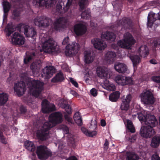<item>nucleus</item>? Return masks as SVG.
I'll return each instance as SVG.
<instances>
[{
    "mask_svg": "<svg viewBox=\"0 0 160 160\" xmlns=\"http://www.w3.org/2000/svg\"><path fill=\"white\" fill-rule=\"evenodd\" d=\"M21 78L22 81L15 83L14 87V91L18 96L20 97L24 93L27 84L32 95L38 97L43 89V82L38 80H31L27 72L22 73Z\"/></svg>",
    "mask_w": 160,
    "mask_h": 160,
    "instance_id": "f257e3e1",
    "label": "nucleus"
},
{
    "mask_svg": "<svg viewBox=\"0 0 160 160\" xmlns=\"http://www.w3.org/2000/svg\"><path fill=\"white\" fill-rule=\"evenodd\" d=\"M62 114L59 112L51 114L49 118V122H45L41 129L37 131L36 136L38 138L44 141L49 138L50 136L48 131L57 124L61 123L62 121Z\"/></svg>",
    "mask_w": 160,
    "mask_h": 160,
    "instance_id": "f03ea898",
    "label": "nucleus"
},
{
    "mask_svg": "<svg viewBox=\"0 0 160 160\" xmlns=\"http://www.w3.org/2000/svg\"><path fill=\"white\" fill-rule=\"evenodd\" d=\"M124 37V39L118 41L117 44L121 48L130 49L132 45L135 43L136 41L132 35L128 32L125 33Z\"/></svg>",
    "mask_w": 160,
    "mask_h": 160,
    "instance_id": "7ed1b4c3",
    "label": "nucleus"
},
{
    "mask_svg": "<svg viewBox=\"0 0 160 160\" xmlns=\"http://www.w3.org/2000/svg\"><path fill=\"white\" fill-rule=\"evenodd\" d=\"M58 47L55 44V42L51 38L45 41L42 46L45 52L52 54H56L59 52Z\"/></svg>",
    "mask_w": 160,
    "mask_h": 160,
    "instance_id": "20e7f679",
    "label": "nucleus"
},
{
    "mask_svg": "<svg viewBox=\"0 0 160 160\" xmlns=\"http://www.w3.org/2000/svg\"><path fill=\"white\" fill-rule=\"evenodd\" d=\"M16 27L20 32L23 31L26 37H31L33 39L36 38L37 32L33 28H31L28 25L21 23L17 24Z\"/></svg>",
    "mask_w": 160,
    "mask_h": 160,
    "instance_id": "39448f33",
    "label": "nucleus"
},
{
    "mask_svg": "<svg viewBox=\"0 0 160 160\" xmlns=\"http://www.w3.org/2000/svg\"><path fill=\"white\" fill-rule=\"evenodd\" d=\"M36 153L38 158L41 160H46L52 156V152L44 145L37 147Z\"/></svg>",
    "mask_w": 160,
    "mask_h": 160,
    "instance_id": "423d86ee",
    "label": "nucleus"
},
{
    "mask_svg": "<svg viewBox=\"0 0 160 160\" xmlns=\"http://www.w3.org/2000/svg\"><path fill=\"white\" fill-rule=\"evenodd\" d=\"M141 101L144 104L153 105L155 100L152 93L149 90L143 92L140 94Z\"/></svg>",
    "mask_w": 160,
    "mask_h": 160,
    "instance_id": "0eeeda50",
    "label": "nucleus"
},
{
    "mask_svg": "<svg viewBox=\"0 0 160 160\" xmlns=\"http://www.w3.org/2000/svg\"><path fill=\"white\" fill-rule=\"evenodd\" d=\"M34 23L36 25L39 27H46L52 23V20L49 18L42 16L36 18L34 20Z\"/></svg>",
    "mask_w": 160,
    "mask_h": 160,
    "instance_id": "6e6552de",
    "label": "nucleus"
},
{
    "mask_svg": "<svg viewBox=\"0 0 160 160\" xmlns=\"http://www.w3.org/2000/svg\"><path fill=\"white\" fill-rule=\"evenodd\" d=\"M154 23L158 26L160 24V14L159 13L156 14L153 13L151 14L149 13L148 16V27L152 28Z\"/></svg>",
    "mask_w": 160,
    "mask_h": 160,
    "instance_id": "1a4fd4ad",
    "label": "nucleus"
},
{
    "mask_svg": "<svg viewBox=\"0 0 160 160\" xmlns=\"http://www.w3.org/2000/svg\"><path fill=\"white\" fill-rule=\"evenodd\" d=\"M155 131L152 127L147 125L142 127L140 131L141 136L145 138H150L155 134Z\"/></svg>",
    "mask_w": 160,
    "mask_h": 160,
    "instance_id": "9d476101",
    "label": "nucleus"
},
{
    "mask_svg": "<svg viewBox=\"0 0 160 160\" xmlns=\"http://www.w3.org/2000/svg\"><path fill=\"white\" fill-rule=\"evenodd\" d=\"M60 107L64 109L67 113L68 114V115L67 114L64 115V118L65 120L68 121L69 124L70 125L72 124V119L69 116V115L71 114L72 112L71 106L68 103H62Z\"/></svg>",
    "mask_w": 160,
    "mask_h": 160,
    "instance_id": "9b49d317",
    "label": "nucleus"
},
{
    "mask_svg": "<svg viewBox=\"0 0 160 160\" xmlns=\"http://www.w3.org/2000/svg\"><path fill=\"white\" fill-rule=\"evenodd\" d=\"M42 110L43 113H46L56 110V107L54 104H50L46 99L42 100Z\"/></svg>",
    "mask_w": 160,
    "mask_h": 160,
    "instance_id": "f8f14e48",
    "label": "nucleus"
},
{
    "mask_svg": "<svg viewBox=\"0 0 160 160\" xmlns=\"http://www.w3.org/2000/svg\"><path fill=\"white\" fill-rule=\"evenodd\" d=\"M55 1V0H33L32 2L36 7L45 6L48 8L53 6Z\"/></svg>",
    "mask_w": 160,
    "mask_h": 160,
    "instance_id": "ddd939ff",
    "label": "nucleus"
},
{
    "mask_svg": "<svg viewBox=\"0 0 160 160\" xmlns=\"http://www.w3.org/2000/svg\"><path fill=\"white\" fill-rule=\"evenodd\" d=\"M55 72V69L52 66H47L43 69L41 76L45 79H49Z\"/></svg>",
    "mask_w": 160,
    "mask_h": 160,
    "instance_id": "4468645a",
    "label": "nucleus"
},
{
    "mask_svg": "<svg viewBox=\"0 0 160 160\" xmlns=\"http://www.w3.org/2000/svg\"><path fill=\"white\" fill-rule=\"evenodd\" d=\"M67 20L64 17H59L56 18L53 23L54 29L56 30H59L65 27Z\"/></svg>",
    "mask_w": 160,
    "mask_h": 160,
    "instance_id": "2eb2a0df",
    "label": "nucleus"
},
{
    "mask_svg": "<svg viewBox=\"0 0 160 160\" xmlns=\"http://www.w3.org/2000/svg\"><path fill=\"white\" fill-rule=\"evenodd\" d=\"M74 32L77 36H82L85 33L87 29L86 26L82 23L76 24L74 26Z\"/></svg>",
    "mask_w": 160,
    "mask_h": 160,
    "instance_id": "dca6fc26",
    "label": "nucleus"
},
{
    "mask_svg": "<svg viewBox=\"0 0 160 160\" xmlns=\"http://www.w3.org/2000/svg\"><path fill=\"white\" fill-rule=\"evenodd\" d=\"M117 24L118 26H122L126 29H131L133 27L132 21L128 18L125 17L118 21Z\"/></svg>",
    "mask_w": 160,
    "mask_h": 160,
    "instance_id": "f3484780",
    "label": "nucleus"
},
{
    "mask_svg": "<svg viewBox=\"0 0 160 160\" xmlns=\"http://www.w3.org/2000/svg\"><path fill=\"white\" fill-rule=\"evenodd\" d=\"M12 43L16 45H22L24 42V38L19 33L15 32L11 36Z\"/></svg>",
    "mask_w": 160,
    "mask_h": 160,
    "instance_id": "a211bd4d",
    "label": "nucleus"
},
{
    "mask_svg": "<svg viewBox=\"0 0 160 160\" xmlns=\"http://www.w3.org/2000/svg\"><path fill=\"white\" fill-rule=\"evenodd\" d=\"M92 43L96 49L99 50H104L107 47V45L103 41L98 38H95L92 40Z\"/></svg>",
    "mask_w": 160,
    "mask_h": 160,
    "instance_id": "6ab92c4d",
    "label": "nucleus"
},
{
    "mask_svg": "<svg viewBox=\"0 0 160 160\" xmlns=\"http://www.w3.org/2000/svg\"><path fill=\"white\" fill-rule=\"evenodd\" d=\"M147 117L145 122L146 125L153 128L158 124V122L156 118L154 115L151 114H147Z\"/></svg>",
    "mask_w": 160,
    "mask_h": 160,
    "instance_id": "aec40b11",
    "label": "nucleus"
},
{
    "mask_svg": "<svg viewBox=\"0 0 160 160\" xmlns=\"http://www.w3.org/2000/svg\"><path fill=\"white\" fill-rule=\"evenodd\" d=\"M26 56L23 60V62L25 64L28 65L31 61L37 59V55L35 52H30L28 54L26 52Z\"/></svg>",
    "mask_w": 160,
    "mask_h": 160,
    "instance_id": "412c9836",
    "label": "nucleus"
},
{
    "mask_svg": "<svg viewBox=\"0 0 160 160\" xmlns=\"http://www.w3.org/2000/svg\"><path fill=\"white\" fill-rule=\"evenodd\" d=\"M132 99L131 95L129 94L127 96L125 99L123 100L121 103L120 108L122 110L127 111L128 110L129 106V103Z\"/></svg>",
    "mask_w": 160,
    "mask_h": 160,
    "instance_id": "4be33fe9",
    "label": "nucleus"
},
{
    "mask_svg": "<svg viewBox=\"0 0 160 160\" xmlns=\"http://www.w3.org/2000/svg\"><path fill=\"white\" fill-rule=\"evenodd\" d=\"M76 46L78 47L77 43L73 42L72 44H68L66 47V50L65 53L68 56H70L73 55L74 53V51Z\"/></svg>",
    "mask_w": 160,
    "mask_h": 160,
    "instance_id": "5701e85b",
    "label": "nucleus"
},
{
    "mask_svg": "<svg viewBox=\"0 0 160 160\" xmlns=\"http://www.w3.org/2000/svg\"><path fill=\"white\" fill-rule=\"evenodd\" d=\"M114 68L119 73H124L127 71V67L124 63L118 62L114 65Z\"/></svg>",
    "mask_w": 160,
    "mask_h": 160,
    "instance_id": "b1692460",
    "label": "nucleus"
},
{
    "mask_svg": "<svg viewBox=\"0 0 160 160\" xmlns=\"http://www.w3.org/2000/svg\"><path fill=\"white\" fill-rule=\"evenodd\" d=\"M16 30V27L12 22H10L8 24L6 27L4 31L6 33V35L9 37Z\"/></svg>",
    "mask_w": 160,
    "mask_h": 160,
    "instance_id": "393cba45",
    "label": "nucleus"
},
{
    "mask_svg": "<svg viewBox=\"0 0 160 160\" xmlns=\"http://www.w3.org/2000/svg\"><path fill=\"white\" fill-rule=\"evenodd\" d=\"M116 54L114 52L108 51L105 55V59L109 62H113L114 61Z\"/></svg>",
    "mask_w": 160,
    "mask_h": 160,
    "instance_id": "a878e982",
    "label": "nucleus"
},
{
    "mask_svg": "<svg viewBox=\"0 0 160 160\" xmlns=\"http://www.w3.org/2000/svg\"><path fill=\"white\" fill-rule=\"evenodd\" d=\"M101 38L107 40H109L111 42L114 41L115 39L114 33L109 32H107L104 34H102L101 35Z\"/></svg>",
    "mask_w": 160,
    "mask_h": 160,
    "instance_id": "bb28decb",
    "label": "nucleus"
},
{
    "mask_svg": "<svg viewBox=\"0 0 160 160\" xmlns=\"http://www.w3.org/2000/svg\"><path fill=\"white\" fill-rule=\"evenodd\" d=\"M64 79L63 74L61 72H59L52 79L51 81L53 82H62Z\"/></svg>",
    "mask_w": 160,
    "mask_h": 160,
    "instance_id": "cd10ccee",
    "label": "nucleus"
},
{
    "mask_svg": "<svg viewBox=\"0 0 160 160\" xmlns=\"http://www.w3.org/2000/svg\"><path fill=\"white\" fill-rule=\"evenodd\" d=\"M139 55L142 57H145L148 54L149 52L146 45L141 46L138 49Z\"/></svg>",
    "mask_w": 160,
    "mask_h": 160,
    "instance_id": "c85d7f7f",
    "label": "nucleus"
},
{
    "mask_svg": "<svg viewBox=\"0 0 160 160\" xmlns=\"http://www.w3.org/2000/svg\"><path fill=\"white\" fill-rule=\"evenodd\" d=\"M26 149L31 152H34L36 150V147L33 143L29 141H27L24 143Z\"/></svg>",
    "mask_w": 160,
    "mask_h": 160,
    "instance_id": "c756f323",
    "label": "nucleus"
},
{
    "mask_svg": "<svg viewBox=\"0 0 160 160\" xmlns=\"http://www.w3.org/2000/svg\"><path fill=\"white\" fill-rule=\"evenodd\" d=\"M8 94L2 92L0 93V106H2L6 104L8 100Z\"/></svg>",
    "mask_w": 160,
    "mask_h": 160,
    "instance_id": "7c9ffc66",
    "label": "nucleus"
},
{
    "mask_svg": "<svg viewBox=\"0 0 160 160\" xmlns=\"http://www.w3.org/2000/svg\"><path fill=\"white\" fill-rule=\"evenodd\" d=\"M130 58L131 60L134 68L137 67V65L140 62V57L137 55H131Z\"/></svg>",
    "mask_w": 160,
    "mask_h": 160,
    "instance_id": "2f4dec72",
    "label": "nucleus"
},
{
    "mask_svg": "<svg viewBox=\"0 0 160 160\" xmlns=\"http://www.w3.org/2000/svg\"><path fill=\"white\" fill-rule=\"evenodd\" d=\"M104 88L108 91H113L115 89V87L114 84L109 81L106 80L104 82Z\"/></svg>",
    "mask_w": 160,
    "mask_h": 160,
    "instance_id": "473e14b6",
    "label": "nucleus"
},
{
    "mask_svg": "<svg viewBox=\"0 0 160 160\" xmlns=\"http://www.w3.org/2000/svg\"><path fill=\"white\" fill-rule=\"evenodd\" d=\"M2 4L3 12L6 13L8 12L11 8V4L7 0H5L2 2Z\"/></svg>",
    "mask_w": 160,
    "mask_h": 160,
    "instance_id": "72a5a7b5",
    "label": "nucleus"
},
{
    "mask_svg": "<svg viewBox=\"0 0 160 160\" xmlns=\"http://www.w3.org/2000/svg\"><path fill=\"white\" fill-rule=\"evenodd\" d=\"M120 94L118 91H115L112 92L109 95V100L113 102H116L120 97Z\"/></svg>",
    "mask_w": 160,
    "mask_h": 160,
    "instance_id": "f704fd0d",
    "label": "nucleus"
},
{
    "mask_svg": "<svg viewBox=\"0 0 160 160\" xmlns=\"http://www.w3.org/2000/svg\"><path fill=\"white\" fill-rule=\"evenodd\" d=\"M81 130L83 133L87 136L91 137H93L97 134V132L95 131H93L91 132L89 131L86 128L84 127L81 128Z\"/></svg>",
    "mask_w": 160,
    "mask_h": 160,
    "instance_id": "c9c22d12",
    "label": "nucleus"
},
{
    "mask_svg": "<svg viewBox=\"0 0 160 160\" xmlns=\"http://www.w3.org/2000/svg\"><path fill=\"white\" fill-rule=\"evenodd\" d=\"M125 77L122 76H118L115 78L116 82L119 85L124 86L125 85Z\"/></svg>",
    "mask_w": 160,
    "mask_h": 160,
    "instance_id": "e433bc0d",
    "label": "nucleus"
},
{
    "mask_svg": "<svg viewBox=\"0 0 160 160\" xmlns=\"http://www.w3.org/2000/svg\"><path fill=\"white\" fill-rule=\"evenodd\" d=\"M160 138L159 137H154L152 140L151 146L153 148H157L159 145Z\"/></svg>",
    "mask_w": 160,
    "mask_h": 160,
    "instance_id": "4c0bfd02",
    "label": "nucleus"
},
{
    "mask_svg": "<svg viewBox=\"0 0 160 160\" xmlns=\"http://www.w3.org/2000/svg\"><path fill=\"white\" fill-rule=\"evenodd\" d=\"M39 63L37 62H33L30 66V69L34 73H35V72H36L39 69Z\"/></svg>",
    "mask_w": 160,
    "mask_h": 160,
    "instance_id": "58836bf2",
    "label": "nucleus"
},
{
    "mask_svg": "<svg viewBox=\"0 0 160 160\" xmlns=\"http://www.w3.org/2000/svg\"><path fill=\"white\" fill-rule=\"evenodd\" d=\"M81 15V18L82 19H88L90 18L91 16L90 10H86L82 12Z\"/></svg>",
    "mask_w": 160,
    "mask_h": 160,
    "instance_id": "ea45409f",
    "label": "nucleus"
},
{
    "mask_svg": "<svg viewBox=\"0 0 160 160\" xmlns=\"http://www.w3.org/2000/svg\"><path fill=\"white\" fill-rule=\"evenodd\" d=\"M127 128L130 132L132 133H134L135 132V129L131 121L129 120L127 121Z\"/></svg>",
    "mask_w": 160,
    "mask_h": 160,
    "instance_id": "a19ab883",
    "label": "nucleus"
},
{
    "mask_svg": "<svg viewBox=\"0 0 160 160\" xmlns=\"http://www.w3.org/2000/svg\"><path fill=\"white\" fill-rule=\"evenodd\" d=\"M138 156L136 154L129 152L127 153V159L128 160H138Z\"/></svg>",
    "mask_w": 160,
    "mask_h": 160,
    "instance_id": "79ce46f5",
    "label": "nucleus"
},
{
    "mask_svg": "<svg viewBox=\"0 0 160 160\" xmlns=\"http://www.w3.org/2000/svg\"><path fill=\"white\" fill-rule=\"evenodd\" d=\"M64 4L63 2L61 1H59L56 6V11L60 13H62V5Z\"/></svg>",
    "mask_w": 160,
    "mask_h": 160,
    "instance_id": "37998d69",
    "label": "nucleus"
},
{
    "mask_svg": "<svg viewBox=\"0 0 160 160\" xmlns=\"http://www.w3.org/2000/svg\"><path fill=\"white\" fill-rule=\"evenodd\" d=\"M87 3V0H79L78 5L80 7V11H82L85 8Z\"/></svg>",
    "mask_w": 160,
    "mask_h": 160,
    "instance_id": "c03bdc74",
    "label": "nucleus"
},
{
    "mask_svg": "<svg viewBox=\"0 0 160 160\" xmlns=\"http://www.w3.org/2000/svg\"><path fill=\"white\" fill-rule=\"evenodd\" d=\"M97 73L98 77L101 78L105 77V71L102 68L98 67L97 70Z\"/></svg>",
    "mask_w": 160,
    "mask_h": 160,
    "instance_id": "a18cd8bd",
    "label": "nucleus"
},
{
    "mask_svg": "<svg viewBox=\"0 0 160 160\" xmlns=\"http://www.w3.org/2000/svg\"><path fill=\"white\" fill-rule=\"evenodd\" d=\"M125 85H132L134 83V81L131 77H125Z\"/></svg>",
    "mask_w": 160,
    "mask_h": 160,
    "instance_id": "49530a36",
    "label": "nucleus"
},
{
    "mask_svg": "<svg viewBox=\"0 0 160 160\" xmlns=\"http://www.w3.org/2000/svg\"><path fill=\"white\" fill-rule=\"evenodd\" d=\"M85 61L86 63H90L92 62V57L90 53L86 54L85 56Z\"/></svg>",
    "mask_w": 160,
    "mask_h": 160,
    "instance_id": "de8ad7c7",
    "label": "nucleus"
},
{
    "mask_svg": "<svg viewBox=\"0 0 160 160\" xmlns=\"http://www.w3.org/2000/svg\"><path fill=\"white\" fill-rule=\"evenodd\" d=\"M72 0H68L67 2L66 5L65 7H63V9L64 12L68 11L70 5L72 3Z\"/></svg>",
    "mask_w": 160,
    "mask_h": 160,
    "instance_id": "09e8293b",
    "label": "nucleus"
},
{
    "mask_svg": "<svg viewBox=\"0 0 160 160\" xmlns=\"http://www.w3.org/2000/svg\"><path fill=\"white\" fill-rule=\"evenodd\" d=\"M0 141L2 143L6 144L7 143V141L6 139L5 138L4 136L3 135V132L0 129Z\"/></svg>",
    "mask_w": 160,
    "mask_h": 160,
    "instance_id": "8fccbe9b",
    "label": "nucleus"
},
{
    "mask_svg": "<svg viewBox=\"0 0 160 160\" xmlns=\"http://www.w3.org/2000/svg\"><path fill=\"white\" fill-rule=\"evenodd\" d=\"M147 115L146 116L144 115L142 113H140L138 115V118L141 121H143L145 122V121L147 119Z\"/></svg>",
    "mask_w": 160,
    "mask_h": 160,
    "instance_id": "3c124183",
    "label": "nucleus"
},
{
    "mask_svg": "<svg viewBox=\"0 0 160 160\" xmlns=\"http://www.w3.org/2000/svg\"><path fill=\"white\" fill-rule=\"evenodd\" d=\"M20 13L21 12L19 9H15L13 10L12 15L15 18H17L19 17L20 16Z\"/></svg>",
    "mask_w": 160,
    "mask_h": 160,
    "instance_id": "603ef678",
    "label": "nucleus"
},
{
    "mask_svg": "<svg viewBox=\"0 0 160 160\" xmlns=\"http://www.w3.org/2000/svg\"><path fill=\"white\" fill-rule=\"evenodd\" d=\"M90 93L91 95L94 97H96L98 94L97 90L94 88H93L90 90Z\"/></svg>",
    "mask_w": 160,
    "mask_h": 160,
    "instance_id": "864d4df0",
    "label": "nucleus"
},
{
    "mask_svg": "<svg viewBox=\"0 0 160 160\" xmlns=\"http://www.w3.org/2000/svg\"><path fill=\"white\" fill-rule=\"evenodd\" d=\"M152 80L157 83H160V76H154L152 77Z\"/></svg>",
    "mask_w": 160,
    "mask_h": 160,
    "instance_id": "5fc2aeb1",
    "label": "nucleus"
},
{
    "mask_svg": "<svg viewBox=\"0 0 160 160\" xmlns=\"http://www.w3.org/2000/svg\"><path fill=\"white\" fill-rule=\"evenodd\" d=\"M70 82L72 83V84L74 85L76 88H78V84L77 82L74 80L73 78H69Z\"/></svg>",
    "mask_w": 160,
    "mask_h": 160,
    "instance_id": "6e6d98bb",
    "label": "nucleus"
},
{
    "mask_svg": "<svg viewBox=\"0 0 160 160\" xmlns=\"http://www.w3.org/2000/svg\"><path fill=\"white\" fill-rule=\"evenodd\" d=\"M19 110L21 113L22 114H24L27 111V109L26 107L22 105L20 106Z\"/></svg>",
    "mask_w": 160,
    "mask_h": 160,
    "instance_id": "4d7b16f0",
    "label": "nucleus"
},
{
    "mask_svg": "<svg viewBox=\"0 0 160 160\" xmlns=\"http://www.w3.org/2000/svg\"><path fill=\"white\" fill-rule=\"evenodd\" d=\"M68 142L69 143L71 144L72 146H74L75 143V140L73 138H71L69 139Z\"/></svg>",
    "mask_w": 160,
    "mask_h": 160,
    "instance_id": "13d9d810",
    "label": "nucleus"
},
{
    "mask_svg": "<svg viewBox=\"0 0 160 160\" xmlns=\"http://www.w3.org/2000/svg\"><path fill=\"white\" fill-rule=\"evenodd\" d=\"M136 138L137 136L136 135H133L129 137V140L130 142H133L136 140Z\"/></svg>",
    "mask_w": 160,
    "mask_h": 160,
    "instance_id": "bf43d9fd",
    "label": "nucleus"
},
{
    "mask_svg": "<svg viewBox=\"0 0 160 160\" xmlns=\"http://www.w3.org/2000/svg\"><path fill=\"white\" fill-rule=\"evenodd\" d=\"M77 119H74L76 123L78 125H81L82 123L81 118H80V119L78 118Z\"/></svg>",
    "mask_w": 160,
    "mask_h": 160,
    "instance_id": "052dcab7",
    "label": "nucleus"
},
{
    "mask_svg": "<svg viewBox=\"0 0 160 160\" xmlns=\"http://www.w3.org/2000/svg\"><path fill=\"white\" fill-rule=\"evenodd\" d=\"M160 157L157 154L153 155L151 157V160H159Z\"/></svg>",
    "mask_w": 160,
    "mask_h": 160,
    "instance_id": "680f3d73",
    "label": "nucleus"
},
{
    "mask_svg": "<svg viewBox=\"0 0 160 160\" xmlns=\"http://www.w3.org/2000/svg\"><path fill=\"white\" fill-rule=\"evenodd\" d=\"M80 118L81 117L80 116L79 112H76L74 114L73 116L74 119L77 120V119H78V118L80 119Z\"/></svg>",
    "mask_w": 160,
    "mask_h": 160,
    "instance_id": "e2e57ef3",
    "label": "nucleus"
},
{
    "mask_svg": "<svg viewBox=\"0 0 160 160\" xmlns=\"http://www.w3.org/2000/svg\"><path fill=\"white\" fill-rule=\"evenodd\" d=\"M69 39V38L68 37L65 38L62 42V44L63 45L67 44L68 42Z\"/></svg>",
    "mask_w": 160,
    "mask_h": 160,
    "instance_id": "0e129e2a",
    "label": "nucleus"
},
{
    "mask_svg": "<svg viewBox=\"0 0 160 160\" xmlns=\"http://www.w3.org/2000/svg\"><path fill=\"white\" fill-rule=\"evenodd\" d=\"M109 143L107 139H106L105 142L104 144V147L105 149H107L108 148Z\"/></svg>",
    "mask_w": 160,
    "mask_h": 160,
    "instance_id": "69168bd1",
    "label": "nucleus"
},
{
    "mask_svg": "<svg viewBox=\"0 0 160 160\" xmlns=\"http://www.w3.org/2000/svg\"><path fill=\"white\" fill-rule=\"evenodd\" d=\"M70 93L75 97H77L78 96V93L76 91L73 90H71Z\"/></svg>",
    "mask_w": 160,
    "mask_h": 160,
    "instance_id": "338daca9",
    "label": "nucleus"
},
{
    "mask_svg": "<svg viewBox=\"0 0 160 160\" xmlns=\"http://www.w3.org/2000/svg\"><path fill=\"white\" fill-rule=\"evenodd\" d=\"M67 160H78V159L76 157L73 156L70 157L67 159Z\"/></svg>",
    "mask_w": 160,
    "mask_h": 160,
    "instance_id": "774afa93",
    "label": "nucleus"
}]
</instances>
